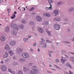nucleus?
<instances>
[{"label":"nucleus","mask_w":74,"mask_h":74,"mask_svg":"<svg viewBox=\"0 0 74 74\" xmlns=\"http://www.w3.org/2000/svg\"><path fill=\"white\" fill-rule=\"evenodd\" d=\"M54 27L55 30H59L60 29V25L56 23L54 25Z\"/></svg>","instance_id":"nucleus-1"},{"label":"nucleus","mask_w":74,"mask_h":74,"mask_svg":"<svg viewBox=\"0 0 74 74\" xmlns=\"http://www.w3.org/2000/svg\"><path fill=\"white\" fill-rule=\"evenodd\" d=\"M12 28L13 29H14V30H16V31H18L19 29V27H18V25L16 24H14L13 25Z\"/></svg>","instance_id":"nucleus-2"},{"label":"nucleus","mask_w":74,"mask_h":74,"mask_svg":"<svg viewBox=\"0 0 74 74\" xmlns=\"http://www.w3.org/2000/svg\"><path fill=\"white\" fill-rule=\"evenodd\" d=\"M22 56L23 58H29V54H28L27 53H23L22 54Z\"/></svg>","instance_id":"nucleus-3"},{"label":"nucleus","mask_w":74,"mask_h":74,"mask_svg":"<svg viewBox=\"0 0 74 74\" xmlns=\"http://www.w3.org/2000/svg\"><path fill=\"white\" fill-rule=\"evenodd\" d=\"M38 71L37 69H32L30 73L31 74H36L38 73Z\"/></svg>","instance_id":"nucleus-4"},{"label":"nucleus","mask_w":74,"mask_h":74,"mask_svg":"<svg viewBox=\"0 0 74 74\" xmlns=\"http://www.w3.org/2000/svg\"><path fill=\"white\" fill-rule=\"evenodd\" d=\"M23 51V49L22 48H17L16 49V52L18 54H21Z\"/></svg>","instance_id":"nucleus-5"},{"label":"nucleus","mask_w":74,"mask_h":74,"mask_svg":"<svg viewBox=\"0 0 74 74\" xmlns=\"http://www.w3.org/2000/svg\"><path fill=\"white\" fill-rule=\"evenodd\" d=\"M1 68L3 71H5L7 70V68L4 65L1 66Z\"/></svg>","instance_id":"nucleus-6"},{"label":"nucleus","mask_w":74,"mask_h":74,"mask_svg":"<svg viewBox=\"0 0 74 74\" xmlns=\"http://www.w3.org/2000/svg\"><path fill=\"white\" fill-rule=\"evenodd\" d=\"M36 19L38 21H40L42 20V18L40 16H38L36 17Z\"/></svg>","instance_id":"nucleus-7"},{"label":"nucleus","mask_w":74,"mask_h":74,"mask_svg":"<svg viewBox=\"0 0 74 74\" xmlns=\"http://www.w3.org/2000/svg\"><path fill=\"white\" fill-rule=\"evenodd\" d=\"M11 33L13 35H14V36H16V35H17V32L14 29H12L11 30Z\"/></svg>","instance_id":"nucleus-8"},{"label":"nucleus","mask_w":74,"mask_h":74,"mask_svg":"<svg viewBox=\"0 0 74 74\" xmlns=\"http://www.w3.org/2000/svg\"><path fill=\"white\" fill-rule=\"evenodd\" d=\"M9 44L10 45L14 46V45H15L16 44V42L14 41H11L10 42Z\"/></svg>","instance_id":"nucleus-9"},{"label":"nucleus","mask_w":74,"mask_h":74,"mask_svg":"<svg viewBox=\"0 0 74 74\" xmlns=\"http://www.w3.org/2000/svg\"><path fill=\"white\" fill-rule=\"evenodd\" d=\"M5 37L4 36H2L1 38V40L2 42H4L5 41Z\"/></svg>","instance_id":"nucleus-10"},{"label":"nucleus","mask_w":74,"mask_h":74,"mask_svg":"<svg viewBox=\"0 0 74 74\" xmlns=\"http://www.w3.org/2000/svg\"><path fill=\"white\" fill-rule=\"evenodd\" d=\"M52 5H50L49 8L47 7H46V10L47 11H48V10H52Z\"/></svg>","instance_id":"nucleus-11"},{"label":"nucleus","mask_w":74,"mask_h":74,"mask_svg":"<svg viewBox=\"0 0 74 74\" xmlns=\"http://www.w3.org/2000/svg\"><path fill=\"white\" fill-rule=\"evenodd\" d=\"M61 19L59 17H56L54 19V21H60Z\"/></svg>","instance_id":"nucleus-12"},{"label":"nucleus","mask_w":74,"mask_h":74,"mask_svg":"<svg viewBox=\"0 0 74 74\" xmlns=\"http://www.w3.org/2000/svg\"><path fill=\"white\" fill-rule=\"evenodd\" d=\"M23 69L24 71L25 72H26V71H27L29 70V69L27 68L26 67H24L23 68Z\"/></svg>","instance_id":"nucleus-13"},{"label":"nucleus","mask_w":74,"mask_h":74,"mask_svg":"<svg viewBox=\"0 0 74 74\" xmlns=\"http://www.w3.org/2000/svg\"><path fill=\"white\" fill-rule=\"evenodd\" d=\"M46 31L49 36H51V31H49L48 29H46Z\"/></svg>","instance_id":"nucleus-14"},{"label":"nucleus","mask_w":74,"mask_h":74,"mask_svg":"<svg viewBox=\"0 0 74 74\" xmlns=\"http://www.w3.org/2000/svg\"><path fill=\"white\" fill-rule=\"evenodd\" d=\"M53 13L55 15H58L59 14V11L57 10H55L54 11Z\"/></svg>","instance_id":"nucleus-15"},{"label":"nucleus","mask_w":74,"mask_h":74,"mask_svg":"<svg viewBox=\"0 0 74 74\" xmlns=\"http://www.w3.org/2000/svg\"><path fill=\"white\" fill-rule=\"evenodd\" d=\"M5 49H6V50H10V47H9V46H8V45H7L5 48Z\"/></svg>","instance_id":"nucleus-16"},{"label":"nucleus","mask_w":74,"mask_h":74,"mask_svg":"<svg viewBox=\"0 0 74 74\" xmlns=\"http://www.w3.org/2000/svg\"><path fill=\"white\" fill-rule=\"evenodd\" d=\"M39 32H40V33H43L44 32V31L42 28H39L38 29Z\"/></svg>","instance_id":"nucleus-17"},{"label":"nucleus","mask_w":74,"mask_h":74,"mask_svg":"<svg viewBox=\"0 0 74 74\" xmlns=\"http://www.w3.org/2000/svg\"><path fill=\"white\" fill-rule=\"evenodd\" d=\"M74 10V8L73 7H72L70 8L69 10V12H72Z\"/></svg>","instance_id":"nucleus-18"},{"label":"nucleus","mask_w":74,"mask_h":74,"mask_svg":"<svg viewBox=\"0 0 74 74\" xmlns=\"http://www.w3.org/2000/svg\"><path fill=\"white\" fill-rule=\"evenodd\" d=\"M19 61L23 62L26 61V59L23 58H21L19 60Z\"/></svg>","instance_id":"nucleus-19"},{"label":"nucleus","mask_w":74,"mask_h":74,"mask_svg":"<svg viewBox=\"0 0 74 74\" xmlns=\"http://www.w3.org/2000/svg\"><path fill=\"white\" fill-rule=\"evenodd\" d=\"M9 30L10 28H9V27H7L6 28V29L5 30V32L8 33V32H9Z\"/></svg>","instance_id":"nucleus-20"},{"label":"nucleus","mask_w":74,"mask_h":74,"mask_svg":"<svg viewBox=\"0 0 74 74\" xmlns=\"http://www.w3.org/2000/svg\"><path fill=\"white\" fill-rule=\"evenodd\" d=\"M9 53L11 55V56H12L14 55V53H13V51L11 50H10L9 51Z\"/></svg>","instance_id":"nucleus-21"},{"label":"nucleus","mask_w":74,"mask_h":74,"mask_svg":"<svg viewBox=\"0 0 74 74\" xmlns=\"http://www.w3.org/2000/svg\"><path fill=\"white\" fill-rule=\"evenodd\" d=\"M19 27L20 29H23L24 28V27H25V26H24V25L23 24H21L20 25Z\"/></svg>","instance_id":"nucleus-22"},{"label":"nucleus","mask_w":74,"mask_h":74,"mask_svg":"<svg viewBox=\"0 0 74 74\" xmlns=\"http://www.w3.org/2000/svg\"><path fill=\"white\" fill-rule=\"evenodd\" d=\"M8 56V53L7 52H5V55L3 56V58H7V56Z\"/></svg>","instance_id":"nucleus-23"},{"label":"nucleus","mask_w":74,"mask_h":74,"mask_svg":"<svg viewBox=\"0 0 74 74\" xmlns=\"http://www.w3.org/2000/svg\"><path fill=\"white\" fill-rule=\"evenodd\" d=\"M21 23H23V24H25V23H26V21L25 20H22L21 21Z\"/></svg>","instance_id":"nucleus-24"},{"label":"nucleus","mask_w":74,"mask_h":74,"mask_svg":"<svg viewBox=\"0 0 74 74\" xmlns=\"http://www.w3.org/2000/svg\"><path fill=\"white\" fill-rule=\"evenodd\" d=\"M16 17V15H15V14H14V13H13V16L11 17V19H14Z\"/></svg>","instance_id":"nucleus-25"},{"label":"nucleus","mask_w":74,"mask_h":74,"mask_svg":"<svg viewBox=\"0 0 74 74\" xmlns=\"http://www.w3.org/2000/svg\"><path fill=\"white\" fill-rule=\"evenodd\" d=\"M29 24L30 25H34V22L31 21L29 22Z\"/></svg>","instance_id":"nucleus-26"},{"label":"nucleus","mask_w":74,"mask_h":74,"mask_svg":"<svg viewBox=\"0 0 74 74\" xmlns=\"http://www.w3.org/2000/svg\"><path fill=\"white\" fill-rule=\"evenodd\" d=\"M44 25H48V21H45L43 22Z\"/></svg>","instance_id":"nucleus-27"},{"label":"nucleus","mask_w":74,"mask_h":74,"mask_svg":"<svg viewBox=\"0 0 74 74\" xmlns=\"http://www.w3.org/2000/svg\"><path fill=\"white\" fill-rule=\"evenodd\" d=\"M61 62H62V63H64L66 61V60L64 59V60H63V59H62L61 60Z\"/></svg>","instance_id":"nucleus-28"},{"label":"nucleus","mask_w":74,"mask_h":74,"mask_svg":"<svg viewBox=\"0 0 74 74\" xmlns=\"http://www.w3.org/2000/svg\"><path fill=\"white\" fill-rule=\"evenodd\" d=\"M18 74H23V72L21 70H20L18 71Z\"/></svg>","instance_id":"nucleus-29"},{"label":"nucleus","mask_w":74,"mask_h":74,"mask_svg":"<svg viewBox=\"0 0 74 74\" xmlns=\"http://www.w3.org/2000/svg\"><path fill=\"white\" fill-rule=\"evenodd\" d=\"M47 45V43H45L43 45V47H44L45 48H46Z\"/></svg>","instance_id":"nucleus-30"},{"label":"nucleus","mask_w":74,"mask_h":74,"mask_svg":"<svg viewBox=\"0 0 74 74\" xmlns=\"http://www.w3.org/2000/svg\"><path fill=\"white\" fill-rule=\"evenodd\" d=\"M48 1L49 3H53V0H48Z\"/></svg>","instance_id":"nucleus-31"},{"label":"nucleus","mask_w":74,"mask_h":74,"mask_svg":"<svg viewBox=\"0 0 74 74\" xmlns=\"http://www.w3.org/2000/svg\"><path fill=\"white\" fill-rule=\"evenodd\" d=\"M46 16L48 17H50L51 16V14L49 13H47Z\"/></svg>","instance_id":"nucleus-32"},{"label":"nucleus","mask_w":74,"mask_h":74,"mask_svg":"<svg viewBox=\"0 0 74 74\" xmlns=\"http://www.w3.org/2000/svg\"><path fill=\"white\" fill-rule=\"evenodd\" d=\"M46 41L47 42L49 43H51V41H49V40H46Z\"/></svg>","instance_id":"nucleus-33"},{"label":"nucleus","mask_w":74,"mask_h":74,"mask_svg":"<svg viewBox=\"0 0 74 74\" xmlns=\"http://www.w3.org/2000/svg\"><path fill=\"white\" fill-rule=\"evenodd\" d=\"M34 8L32 7L29 10V11H33L34 10Z\"/></svg>","instance_id":"nucleus-34"},{"label":"nucleus","mask_w":74,"mask_h":74,"mask_svg":"<svg viewBox=\"0 0 74 74\" xmlns=\"http://www.w3.org/2000/svg\"><path fill=\"white\" fill-rule=\"evenodd\" d=\"M13 64L14 66H16V65H17V62H14L13 63Z\"/></svg>","instance_id":"nucleus-35"},{"label":"nucleus","mask_w":74,"mask_h":74,"mask_svg":"<svg viewBox=\"0 0 74 74\" xmlns=\"http://www.w3.org/2000/svg\"><path fill=\"white\" fill-rule=\"evenodd\" d=\"M54 66H55L56 67V68H57V69H58L59 70H61V69L60 68H59L58 66H56L55 65H54Z\"/></svg>","instance_id":"nucleus-36"},{"label":"nucleus","mask_w":74,"mask_h":74,"mask_svg":"<svg viewBox=\"0 0 74 74\" xmlns=\"http://www.w3.org/2000/svg\"><path fill=\"white\" fill-rule=\"evenodd\" d=\"M67 31L68 32H70L71 30L70 29V28H68L67 29Z\"/></svg>","instance_id":"nucleus-37"},{"label":"nucleus","mask_w":74,"mask_h":74,"mask_svg":"<svg viewBox=\"0 0 74 74\" xmlns=\"http://www.w3.org/2000/svg\"><path fill=\"white\" fill-rule=\"evenodd\" d=\"M60 4H62V2H59L57 3L58 5H59Z\"/></svg>","instance_id":"nucleus-38"},{"label":"nucleus","mask_w":74,"mask_h":74,"mask_svg":"<svg viewBox=\"0 0 74 74\" xmlns=\"http://www.w3.org/2000/svg\"><path fill=\"white\" fill-rule=\"evenodd\" d=\"M36 66H33L32 67V69H36Z\"/></svg>","instance_id":"nucleus-39"},{"label":"nucleus","mask_w":74,"mask_h":74,"mask_svg":"<svg viewBox=\"0 0 74 74\" xmlns=\"http://www.w3.org/2000/svg\"><path fill=\"white\" fill-rule=\"evenodd\" d=\"M49 55L50 57H52V56H51V52L49 51Z\"/></svg>","instance_id":"nucleus-40"},{"label":"nucleus","mask_w":74,"mask_h":74,"mask_svg":"<svg viewBox=\"0 0 74 74\" xmlns=\"http://www.w3.org/2000/svg\"><path fill=\"white\" fill-rule=\"evenodd\" d=\"M68 23H67L66 22H64L63 23V25H67Z\"/></svg>","instance_id":"nucleus-41"},{"label":"nucleus","mask_w":74,"mask_h":74,"mask_svg":"<svg viewBox=\"0 0 74 74\" xmlns=\"http://www.w3.org/2000/svg\"><path fill=\"white\" fill-rule=\"evenodd\" d=\"M64 21H69V19H68V18H64Z\"/></svg>","instance_id":"nucleus-42"},{"label":"nucleus","mask_w":74,"mask_h":74,"mask_svg":"<svg viewBox=\"0 0 74 74\" xmlns=\"http://www.w3.org/2000/svg\"><path fill=\"white\" fill-rule=\"evenodd\" d=\"M43 42H44L40 41V45H42L44 43Z\"/></svg>","instance_id":"nucleus-43"},{"label":"nucleus","mask_w":74,"mask_h":74,"mask_svg":"<svg viewBox=\"0 0 74 74\" xmlns=\"http://www.w3.org/2000/svg\"><path fill=\"white\" fill-rule=\"evenodd\" d=\"M5 61L6 62H8V61H10V59H8L5 60Z\"/></svg>","instance_id":"nucleus-44"},{"label":"nucleus","mask_w":74,"mask_h":74,"mask_svg":"<svg viewBox=\"0 0 74 74\" xmlns=\"http://www.w3.org/2000/svg\"><path fill=\"white\" fill-rule=\"evenodd\" d=\"M8 71H9V72H10V73H12V71L10 69H8Z\"/></svg>","instance_id":"nucleus-45"},{"label":"nucleus","mask_w":74,"mask_h":74,"mask_svg":"<svg viewBox=\"0 0 74 74\" xmlns=\"http://www.w3.org/2000/svg\"><path fill=\"white\" fill-rule=\"evenodd\" d=\"M41 40L43 41V42H44V41H45V40H44V39L42 38H41Z\"/></svg>","instance_id":"nucleus-46"},{"label":"nucleus","mask_w":74,"mask_h":74,"mask_svg":"<svg viewBox=\"0 0 74 74\" xmlns=\"http://www.w3.org/2000/svg\"><path fill=\"white\" fill-rule=\"evenodd\" d=\"M10 10H11V9H8V13H9V12H11V11H10Z\"/></svg>","instance_id":"nucleus-47"},{"label":"nucleus","mask_w":74,"mask_h":74,"mask_svg":"<svg viewBox=\"0 0 74 74\" xmlns=\"http://www.w3.org/2000/svg\"><path fill=\"white\" fill-rule=\"evenodd\" d=\"M34 47H36V43H34L33 44Z\"/></svg>","instance_id":"nucleus-48"},{"label":"nucleus","mask_w":74,"mask_h":74,"mask_svg":"<svg viewBox=\"0 0 74 74\" xmlns=\"http://www.w3.org/2000/svg\"><path fill=\"white\" fill-rule=\"evenodd\" d=\"M44 16H47V13H44L43 14Z\"/></svg>","instance_id":"nucleus-49"},{"label":"nucleus","mask_w":74,"mask_h":74,"mask_svg":"<svg viewBox=\"0 0 74 74\" xmlns=\"http://www.w3.org/2000/svg\"><path fill=\"white\" fill-rule=\"evenodd\" d=\"M32 64L33 63L32 62L30 63L29 64V66H32Z\"/></svg>","instance_id":"nucleus-50"},{"label":"nucleus","mask_w":74,"mask_h":74,"mask_svg":"<svg viewBox=\"0 0 74 74\" xmlns=\"http://www.w3.org/2000/svg\"><path fill=\"white\" fill-rule=\"evenodd\" d=\"M59 60L58 59H57L56 60V62H57V63H59Z\"/></svg>","instance_id":"nucleus-51"},{"label":"nucleus","mask_w":74,"mask_h":74,"mask_svg":"<svg viewBox=\"0 0 74 74\" xmlns=\"http://www.w3.org/2000/svg\"><path fill=\"white\" fill-rule=\"evenodd\" d=\"M36 14V13L34 12H33L32 13V15H35Z\"/></svg>","instance_id":"nucleus-52"},{"label":"nucleus","mask_w":74,"mask_h":74,"mask_svg":"<svg viewBox=\"0 0 74 74\" xmlns=\"http://www.w3.org/2000/svg\"><path fill=\"white\" fill-rule=\"evenodd\" d=\"M62 51L63 53H66V51L64 50H62Z\"/></svg>","instance_id":"nucleus-53"},{"label":"nucleus","mask_w":74,"mask_h":74,"mask_svg":"<svg viewBox=\"0 0 74 74\" xmlns=\"http://www.w3.org/2000/svg\"><path fill=\"white\" fill-rule=\"evenodd\" d=\"M65 42H66V43H67V44H70V42H67V41H65Z\"/></svg>","instance_id":"nucleus-54"},{"label":"nucleus","mask_w":74,"mask_h":74,"mask_svg":"<svg viewBox=\"0 0 74 74\" xmlns=\"http://www.w3.org/2000/svg\"><path fill=\"white\" fill-rule=\"evenodd\" d=\"M34 28H35V27H34V26H32V29H34Z\"/></svg>","instance_id":"nucleus-55"},{"label":"nucleus","mask_w":74,"mask_h":74,"mask_svg":"<svg viewBox=\"0 0 74 74\" xmlns=\"http://www.w3.org/2000/svg\"><path fill=\"white\" fill-rule=\"evenodd\" d=\"M65 56L66 57V58H69V56L66 55H65Z\"/></svg>","instance_id":"nucleus-56"},{"label":"nucleus","mask_w":74,"mask_h":74,"mask_svg":"<svg viewBox=\"0 0 74 74\" xmlns=\"http://www.w3.org/2000/svg\"><path fill=\"white\" fill-rule=\"evenodd\" d=\"M23 41H25V42H26V38H23Z\"/></svg>","instance_id":"nucleus-57"},{"label":"nucleus","mask_w":74,"mask_h":74,"mask_svg":"<svg viewBox=\"0 0 74 74\" xmlns=\"http://www.w3.org/2000/svg\"><path fill=\"white\" fill-rule=\"evenodd\" d=\"M31 37H32V36H31V35H29L28 36V38H31Z\"/></svg>","instance_id":"nucleus-58"},{"label":"nucleus","mask_w":74,"mask_h":74,"mask_svg":"<svg viewBox=\"0 0 74 74\" xmlns=\"http://www.w3.org/2000/svg\"><path fill=\"white\" fill-rule=\"evenodd\" d=\"M13 25V23H12L10 25L11 27H12V25Z\"/></svg>","instance_id":"nucleus-59"},{"label":"nucleus","mask_w":74,"mask_h":74,"mask_svg":"<svg viewBox=\"0 0 74 74\" xmlns=\"http://www.w3.org/2000/svg\"><path fill=\"white\" fill-rule=\"evenodd\" d=\"M13 59H16V57H14Z\"/></svg>","instance_id":"nucleus-60"},{"label":"nucleus","mask_w":74,"mask_h":74,"mask_svg":"<svg viewBox=\"0 0 74 74\" xmlns=\"http://www.w3.org/2000/svg\"><path fill=\"white\" fill-rule=\"evenodd\" d=\"M11 73H12V74H14V73H15V72L14 71H12V72H10Z\"/></svg>","instance_id":"nucleus-61"},{"label":"nucleus","mask_w":74,"mask_h":74,"mask_svg":"<svg viewBox=\"0 0 74 74\" xmlns=\"http://www.w3.org/2000/svg\"><path fill=\"white\" fill-rule=\"evenodd\" d=\"M70 66V65L69 64H68L67 65V66L68 67H69Z\"/></svg>","instance_id":"nucleus-62"},{"label":"nucleus","mask_w":74,"mask_h":74,"mask_svg":"<svg viewBox=\"0 0 74 74\" xmlns=\"http://www.w3.org/2000/svg\"><path fill=\"white\" fill-rule=\"evenodd\" d=\"M1 64H3V63H4V62L3 61H1Z\"/></svg>","instance_id":"nucleus-63"},{"label":"nucleus","mask_w":74,"mask_h":74,"mask_svg":"<svg viewBox=\"0 0 74 74\" xmlns=\"http://www.w3.org/2000/svg\"><path fill=\"white\" fill-rule=\"evenodd\" d=\"M3 1V0H0V3H1Z\"/></svg>","instance_id":"nucleus-64"}]
</instances>
